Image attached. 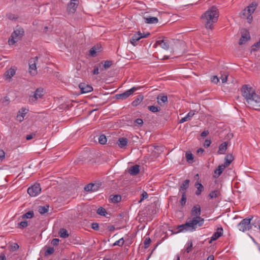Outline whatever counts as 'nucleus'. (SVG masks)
<instances>
[{"mask_svg":"<svg viewBox=\"0 0 260 260\" xmlns=\"http://www.w3.org/2000/svg\"><path fill=\"white\" fill-rule=\"evenodd\" d=\"M242 96L249 105V107L255 110H260V95L249 85H244L241 89Z\"/></svg>","mask_w":260,"mask_h":260,"instance_id":"1","label":"nucleus"},{"mask_svg":"<svg viewBox=\"0 0 260 260\" xmlns=\"http://www.w3.org/2000/svg\"><path fill=\"white\" fill-rule=\"evenodd\" d=\"M219 13L216 7H212L207 10L202 16L206 28L212 29V25L217 21Z\"/></svg>","mask_w":260,"mask_h":260,"instance_id":"2","label":"nucleus"},{"mask_svg":"<svg viewBox=\"0 0 260 260\" xmlns=\"http://www.w3.org/2000/svg\"><path fill=\"white\" fill-rule=\"evenodd\" d=\"M204 219L202 217H193L192 219L187 221L185 224L180 225L178 226V231L176 232H183L186 231H193L198 227L203 225Z\"/></svg>","mask_w":260,"mask_h":260,"instance_id":"3","label":"nucleus"},{"mask_svg":"<svg viewBox=\"0 0 260 260\" xmlns=\"http://www.w3.org/2000/svg\"><path fill=\"white\" fill-rule=\"evenodd\" d=\"M24 31L23 28L19 27L15 30L11 36V38L9 40L10 44L13 45L19 41L24 35Z\"/></svg>","mask_w":260,"mask_h":260,"instance_id":"4","label":"nucleus"},{"mask_svg":"<svg viewBox=\"0 0 260 260\" xmlns=\"http://www.w3.org/2000/svg\"><path fill=\"white\" fill-rule=\"evenodd\" d=\"M252 218H245L243 219L238 224V227L240 231L245 232L249 231L252 228V225L250 221Z\"/></svg>","mask_w":260,"mask_h":260,"instance_id":"5","label":"nucleus"},{"mask_svg":"<svg viewBox=\"0 0 260 260\" xmlns=\"http://www.w3.org/2000/svg\"><path fill=\"white\" fill-rule=\"evenodd\" d=\"M44 89L42 88H39L34 92L32 95H30L29 97V102H35L38 99H41L44 95Z\"/></svg>","mask_w":260,"mask_h":260,"instance_id":"6","label":"nucleus"},{"mask_svg":"<svg viewBox=\"0 0 260 260\" xmlns=\"http://www.w3.org/2000/svg\"><path fill=\"white\" fill-rule=\"evenodd\" d=\"M41 188L39 184L36 183L27 189V193L31 197H36L40 193Z\"/></svg>","mask_w":260,"mask_h":260,"instance_id":"7","label":"nucleus"},{"mask_svg":"<svg viewBox=\"0 0 260 260\" xmlns=\"http://www.w3.org/2000/svg\"><path fill=\"white\" fill-rule=\"evenodd\" d=\"M150 35V34L149 32H147L146 34H142L139 31L137 33L134 34L130 40V42L134 46H135L137 42H138L139 40H140L142 38H147Z\"/></svg>","mask_w":260,"mask_h":260,"instance_id":"8","label":"nucleus"},{"mask_svg":"<svg viewBox=\"0 0 260 260\" xmlns=\"http://www.w3.org/2000/svg\"><path fill=\"white\" fill-rule=\"evenodd\" d=\"M137 87H133L132 88L125 91L124 92L120 94H116V98L117 99L124 100L127 98L129 95L133 94L137 90Z\"/></svg>","mask_w":260,"mask_h":260,"instance_id":"9","label":"nucleus"},{"mask_svg":"<svg viewBox=\"0 0 260 260\" xmlns=\"http://www.w3.org/2000/svg\"><path fill=\"white\" fill-rule=\"evenodd\" d=\"M101 186V183H89L86 185L84 189L85 191H95L98 190L100 187Z\"/></svg>","mask_w":260,"mask_h":260,"instance_id":"10","label":"nucleus"},{"mask_svg":"<svg viewBox=\"0 0 260 260\" xmlns=\"http://www.w3.org/2000/svg\"><path fill=\"white\" fill-rule=\"evenodd\" d=\"M38 57L36 56L29 60L30 73L33 75L37 74L36 62L38 60Z\"/></svg>","mask_w":260,"mask_h":260,"instance_id":"11","label":"nucleus"},{"mask_svg":"<svg viewBox=\"0 0 260 260\" xmlns=\"http://www.w3.org/2000/svg\"><path fill=\"white\" fill-rule=\"evenodd\" d=\"M241 37L239 40V44L240 45L244 44L247 41L250 40V36L249 35V32L246 30H244L242 32Z\"/></svg>","mask_w":260,"mask_h":260,"instance_id":"12","label":"nucleus"},{"mask_svg":"<svg viewBox=\"0 0 260 260\" xmlns=\"http://www.w3.org/2000/svg\"><path fill=\"white\" fill-rule=\"evenodd\" d=\"M201 207L199 205H194L190 211V214L193 217H201Z\"/></svg>","mask_w":260,"mask_h":260,"instance_id":"13","label":"nucleus"},{"mask_svg":"<svg viewBox=\"0 0 260 260\" xmlns=\"http://www.w3.org/2000/svg\"><path fill=\"white\" fill-rule=\"evenodd\" d=\"M79 87L81 90V92L82 93H85L89 92L93 90V88L91 86L86 84L85 83H80L79 85Z\"/></svg>","mask_w":260,"mask_h":260,"instance_id":"14","label":"nucleus"},{"mask_svg":"<svg viewBox=\"0 0 260 260\" xmlns=\"http://www.w3.org/2000/svg\"><path fill=\"white\" fill-rule=\"evenodd\" d=\"M223 234V229L221 226L217 228V231L215 232L212 236L211 237V240L210 243H211L212 241H215L221 237Z\"/></svg>","mask_w":260,"mask_h":260,"instance_id":"15","label":"nucleus"},{"mask_svg":"<svg viewBox=\"0 0 260 260\" xmlns=\"http://www.w3.org/2000/svg\"><path fill=\"white\" fill-rule=\"evenodd\" d=\"M156 44L160 46L165 50H168L169 48L168 40L167 39H159V40H158L156 42Z\"/></svg>","mask_w":260,"mask_h":260,"instance_id":"16","label":"nucleus"},{"mask_svg":"<svg viewBox=\"0 0 260 260\" xmlns=\"http://www.w3.org/2000/svg\"><path fill=\"white\" fill-rule=\"evenodd\" d=\"M77 0H71L70 4L68 5L67 10L70 13H74L76 10V8L78 6V4L74 2Z\"/></svg>","mask_w":260,"mask_h":260,"instance_id":"17","label":"nucleus"},{"mask_svg":"<svg viewBox=\"0 0 260 260\" xmlns=\"http://www.w3.org/2000/svg\"><path fill=\"white\" fill-rule=\"evenodd\" d=\"M196 112L194 110H191L188 112V113L184 117L182 118L180 121V123H182L185 121L190 120L191 118L193 116Z\"/></svg>","mask_w":260,"mask_h":260,"instance_id":"18","label":"nucleus"},{"mask_svg":"<svg viewBox=\"0 0 260 260\" xmlns=\"http://www.w3.org/2000/svg\"><path fill=\"white\" fill-rule=\"evenodd\" d=\"M101 46L97 45L92 47L89 50V55L92 57H95L97 52L101 51Z\"/></svg>","mask_w":260,"mask_h":260,"instance_id":"19","label":"nucleus"},{"mask_svg":"<svg viewBox=\"0 0 260 260\" xmlns=\"http://www.w3.org/2000/svg\"><path fill=\"white\" fill-rule=\"evenodd\" d=\"M128 143V139L126 138H119L117 141V144L120 148L125 147Z\"/></svg>","mask_w":260,"mask_h":260,"instance_id":"20","label":"nucleus"},{"mask_svg":"<svg viewBox=\"0 0 260 260\" xmlns=\"http://www.w3.org/2000/svg\"><path fill=\"white\" fill-rule=\"evenodd\" d=\"M140 166L139 165H135L132 167H131L129 170L128 173L131 175L133 176L137 175L140 172Z\"/></svg>","mask_w":260,"mask_h":260,"instance_id":"21","label":"nucleus"},{"mask_svg":"<svg viewBox=\"0 0 260 260\" xmlns=\"http://www.w3.org/2000/svg\"><path fill=\"white\" fill-rule=\"evenodd\" d=\"M189 180L188 179L183 181L179 189V191L181 193H183V192H185V193H186V189L189 187Z\"/></svg>","mask_w":260,"mask_h":260,"instance_id":"22","label":"nucleus"},{"mask_svg":"<svg viewBox=\"0 0 260 260\" xmlns=\"http://www.w3.org/2000/svg\"><path fill=\"white\" fill-rule=\"evenodd\" d=\"M145 22L149 24H155L158 22V20L157 17H144Z\"/></svg>","mask_w":260,"mask_h":260,"instance_id":"23","label":"nucleus"},{"mask_svg":"<svg viewBox=\"0 0 260 260\" xmlns=\"http://www.w3.org/2000/svg\"><path fill=\"white\" fill-rule=\"evenodd\" d=\"M226 167L222 164L218 166V168L214 171V177L218 178L222 173Z\"/></svg>","mask_w":260,"mask_h":260,"instance_id":"24","label":"nucleus"},{"mask_svg":"<svg viewBox=\"0 0 260 260\" xmlns=\"http://www.w3.org/2000/svg\"><path fill=\"white\" fill-rule=\"evenodd\" d=\"M243 18H246L249 23H250L252 21V16L250 15L249 13L247 11L246 9H244L241 13Z\"/></svg>","mask_w":260,"mask_h":260,"instance_id":"25","label":"nucleus"},{"mask_svg":"<svg viewBox=\"0 0 260 260\" xmlns=\"http://www.w3.org/2000/svg\"><path fill=\"white\" fill-rule=\"evenodd\" d=\"M227 146L228 143L226 142L221 143L219 146L218 153L220 154H224L227 149Z\"/></svg>","mask_w":260,"mask_h":260,"instance_id":"26","label":"nucleus"},{"mask_svg":"<svg viewBox=\"0 0 260 260\" xmlns=\"http://www.w3.org/2000/svg\"><path fill=\"white\" fill-rule=\"evenodd\" d=\"M257 4L255 3H252L249 6H248L245 9H246L247 11L250 14V15H252L255 11L256 7H257Z\"/></svg>","mask_w":260,"mask_h":260,"instance_id":"27","label":"nucleus"},{"mask_svg":"<svg viewBox=\"0 0 260 260\" xmlns=\"http://www.w3.org/2000/svg\"><path fill=\"white\" fill-rule=\"evenodd\" d=\"M233 160V156L232 154H228L226 155V156L224 158V164H222L224 165L226 168L230 166L231 163Z\"/></svg>","mask_w":260,"mask_h":260,"instance_id":"28","label":"nucleus"},{"mask_svg":"<svg viewBox=\"0 0 260 260\" xmlns=\"http://www.w3.org/2000/svg\"><path fill=\"white\" fill-rule=\"evenodd\" d=\"M157 100L158 103L160 105L162 103L168 102V97L167 95H162L161 94L158 95L157 97Z\"/></svg>","mask_w":260,"mask_h":260,"instance_id":"29","label":"nucleus"},{"mask_svg":"<svg viewBox=\"0 0 260 260\" xmlns=\"http://www.w3.org/2000/svg\"><path fill=\"white\" fill-rule=\"evenodd\" d=\"M195 186L197 188V190L196 191V194L197 196L200 195L201 192L204 190V186L201 183L199 182H196L195 183Z\"/></svg>","mask_w":260,"mask_h":260,"instance_id":"30","label":"nucleus"},{"mask_svg":"<svg viewBox=\"0 0 260 260\" xmlns=\"http://www.w3.org/2000/svg\"><path fill=\"white\" fill-rule=\"evenodd\" d=\"M221 193L219 190H215L213 191H212L208 195L209 198L210 199H212L214 198H218L219 196H220Z\"/></svg>","mask_w":260,"mask_h":260,"instance_id":"31","label":"nucleus"},{"mask_svg":"<svg viewBox=\"0 0 260 260\" xmlns=\"http://www.w3.org/2000/svg\"><path fill=\"white\" fill-rule=\"evenodd\" d=\"M143 99V96L140 95H138L136 99L132 102L133 106L136 107L140 104Z\"/></svg>","mask_w":260,"mask_h":260,"instance_id":"32","label":"nucleus"},{"mask_svg":"<svg viewBox=\"0 0 260 260\" xmlns=\"http://www.w3.org/2000/svg\"><path fill=\"white\" fill-rule=\"evenodd\" d=\"M110 201L112 203H118L121 200V197L120 195L115 194L114 196H111L110 197Z\"/></svg>","mask_w":260,"mask_h":260,"instance_id":"33","label":"nucleus"},{"mask_svg":"<svg viewBox=\"0 0 260 260\" xmlns=\"http://www.w3.org/2000/svg\"><path fill=\"white\" fill-rule=\"evenodd\" d=\"M49 205H46L44 206H39L38 208V211L41 214H43L48 211Z\"/></svg>","mask_w":260,"mask_h":260,"instance_id":"34","label":"nucleus"},{"mask_svg":"<svg viewBox=\"0 0 260 260\" xmlns=\"http://www.w3.org/2000/svg\"><path fill=\"white\" fill-rule=\"evenodd\" d=\"M34 216V213L33 211H29L26 213L23 214L21 217L22 219L25 218H32Z\"/></svg>","mask_w":260,"mask_h":260,"instance_id":"35","label":"nucleus"},{"mask_svg":"<svg viewBox=\"0 0 260 260\" xmlns=\"http://www.w3.org/2000/svg\"><path fill=\"white\" fill-rule=\"evenodd\" d=\"M21 110L22 111H19L17 116V118L20 122H21L23 120L24 116L26 114L24 110L22 109Z\"/></svg>","mask_w":260,"mask_h":260,"instance_id":"36","label":"nucleus"},{"mask_svg":"<svg viewBox=\"0 0 260 260\" xmlns=\"http://www.w3.org/2000/svg\"><path fill=\"white\" fill-rule=\"evenodd\" d=\"M59 234L60 237L63 238H66L69 237L68 232L65 229H61L59 231Z\"/></svg>","mask_w":260,"mask_h":260,"instance_id":"37","label":"nucleus"},{"mask_svg":"<svg viewBox=\"0 0 260 260\" xmlns=\"http://www.w3.org/2000/svg\"><path fill=\"white\" fill-rule=\"evenodd\" d=\"M15 74V71L13 69H10L6 73L7 78L11 79Z\"/></svg>","mask_w":260,"mask_h":260,"instance_id":"38","label":"nucleus"},{"mask_svg":"<svg viewBox=\"0 0 260 260\" xmlns=\"http://www.w3.org/2000/svg\"><path fill=\"white\" fill-rule=\"evenodd\" d=\"M186 159L187 161L189 163H192L193 160V154L190 152H187L185 154Z\"/></svg>","mask_w":260,"mask_h":260,"instance_id":"39","label":"nucleus"},{"mask_svg":"<svg viewBox=\"0 0 260 260\" xmlns=\"http://www.w3.org/2000/svg\"><path fill=\"white\" fill-rule=\"evenodd\" d=\"M181 194H182V195H181V200H180V203L182 206H184L185 205L186 202V199H187L186 194L184 192H183V193H181Z\"/></svg>","mask_w":260,"mask_h":260,"instance_id":"40","label":"nucleus"},{"mask_svg":"<svg viewBox=\"0 0 260 260\" xmlns=\"http://www.w3.org/2000/svg\"><path fill=\"white\" fill-rule=\"evenodd\" d=\"M107 138L104 135H101L99 138V142L101 144H105L107 142Z\"/></svg>","mask_w":260,"mask_h":260,"instance_id":"41","label":"nucleus"},{"mask_svg":"<svg viewBox=\"0 0 260 260\" xmlns=\"http://www.w3.org/2000/svg\"><path fill=\"white\" fill-rule=\"evenodd\" d=\"M97 213L102 216H105L107 212L105 208L101 207L97 210Z\"/></svg>","mask_w":260,"mask_h":260,"instance_id":"42","label":"nucleus"},{"mask_svg":"<svg viewBox=\"0 0 260 260\" xmlns=\"http://www.w3.org/2000/svg\"><path fill=\"white\" fill-rule=\"evenodd\" d=\"M54 251V248L52 247H49L45 252V255L47 256L48 255L52 254Z\"/></svg>","mask_w":260,"mask_h":260,"instance_id":"43","label":"nucleus"},{"mask_svg":"<svg viewBox=\"0 0 260 260\" xmlns=\"http://www.w3.org/2000/svg\"><path fill=\"white\" fill-rule=\"evenodd\" d=\"M187 247L186 248V252L187 253H189L190 252L191 250H192V242L191 241H189L187 244Z\"/></svg>","mask_w":260,"mask_h":260,"instance_id":"44","label":"nucleus"},{"mask_svg":"<svg viewBox=\"0 0 260 260\" xmlns=\"http://www.w3.org/2000/svg\"><path fill=\"white\" fill-rule=\"evenodd\" d=\"M101 67V63H99L98 65L94 66V69L92 71L93 75H98L99 74V68Z\"/></svg>","mask_w":260,"mask_h":260,"instance_id":"45","label":"nucleus"},{"mask_svg":"<svg viewBox=\"0 0 260 260\" xmlns=\"http://www.w3.org/2000/svg\"><path fill=\"white\" fill-rule=\"evenodd\" d=\"M260 47V40L252 46L251 51H256Z\"/></svg>","mask_w":260,"mask_h":260,"instance_id":"46","label":"nucleus"},{"mask_svg":"<svg viewBox=\"0 0 260 260\" xmlns=\"http://www.w3.org/2000/svg\"><path fill=\"white\" fill-rule=\"evenodd\" d=\"M124 244V240L123 238H120L118 240L116 241L114 244L113 246L118 245L120 247H121L123 246Z\"/></svg>","mask_w":260,"mask_h":260,"instance_id":"47","label":"nucleus"},{"mask_svg":"<svg viewBox=\"0 0 260 260\" xmlns=\"http://www.w3.org/2000/svg\"><path fill=\"white\" fill-rule=\"evenodd\" d=\"M112 64V61L110 60H106L104 62L103 64L104 68L105 69H107L110 68Z\"/></svg>","mask_w":260,"mask_h":260,"instance_id":"48","label":"nucleus"},{"mask_svg":"<svg viewBox=\"0 0 260 260\" xmlns=\"http://www.w3.org/2000/svg\"><path fill=\"white\" fill-rule=\"evenodd\" d=\"M28 225L27 222L26 221H23L18 223V228L23 229L27 227Z\"/></svg>","mask_w":260,"mask_h":260,"instance_id":"49","label":"nucleus"},{"mask_svg":"<svg viewBox=\"0 0 260 260\" xmlns=\"http://www.w3.org/2000/svg\"><path fill=\"white\" fill-rule=\"evenodd\" d=\"M143 120L141 118H138L135 120V125L141 126L143 125Z\"/></svg>","mask_w":260,"mask_h":260,"instance_id":"50","label":"nucleus"},{"mask_svg":"<svg viewBox=\"0 0 260 260\" xmlns=\"http://www.w3.org/2000/svg\"><path fill=\"white\" fill-rule=\"evenodd\" d=\"M151 243V239L150 238H146L144 241L145 248H147L149 247L150 243Z\"/></svg>","mask_w":260,"mask_h":260,"instance_id":"51","label":"nucleus"},{"mask_svg":"<svg viewBox=\"0 0 260 260\" xmlns=\"http://www.w3.org/2000/svg\"><path fill=\"white\" fill-rule=\"evenodd\" d=\"M148 109L152 112L155 113L158 111V108L154 106H150L148 107Z\"/></svg>","mask_w":260,"mask_h":260,"instance_id":"52","label":"nucleus"},{"mask_svg":"<svg viewBox=\"0 0 260 260\" xmlns=\"http://www.w3.org/2000/svg\"><path fill=\"white\" fill-rule=\"evenodd\" d=\"M228 77V75L226 74H223L220 77V79L221 80L222 83H224L227 82Z\"/></svg>","mask_w":260,"mask_h":260,"instance_id":"53","label":"nucleus"},{"mask_svg":"<svg viewBox=\"0 0 260 260\" xmlns=\"http://www.w3.org/2000/svg\"><path fill=\"white\" fill-rule=\"evenodd\" d=\"M141 200L139 201V203L141 202L144 199H147L148 197V195L146 191H144L141 194Z\"/></svg>","mask_w":260,"mask_h":260,"instance_id":"54","label":"nucleus"},{"mask_svg":"<svg viewBox=\"0 0 260 260\" xmlns=\"http://www.w3.org/2000/svg\"><path fill=\"white\" fill-rule=\"evenodd\" d=\"M211 82L215 84H217L219 82V78L216 76H213L211 78Z\"/></svg>","mask_w":260,"mask_h":260,"instance_id":"55","label":"nucleus"},{"mask_svg":"<svg viewBox=\"0 0 260 260\" xmlns=\"http://www.w3.org/2000/svg\"><path fill=\"white\" fill-rule=\"evenodd\" d=\"M59 239L55 238L53 239L51 241V244L53 246H57L59 244Z\"/></svg>","mask_w":260,"mask_h":260,"instance_id":"56","label":"nucleus"},{"mask_svg":"<svg viewBox=\"0 0 260 260\" xmlns=\"http://www.w3.org/2000/svg\"><path fill=\"white\" fill-rule=\"evenodd\" d=\"M7 17L10 20H16L17 19V18L15 16V15H14L13 14H8Z\"/></svg>","mask_w":260,"mask_h":260,"instance_id":"57","label":"nucleus"},{"mask_svg":"<svg viewBox=\"0 0 260 260\" xmlns=\"http://www.w3.org/2000/svg\"><path fill=\"white\" fill-rule=\"evenodd\" d=\"M5 157V152L3 150H0V161H2Z\"/></svg>","mask_w":260,"mask_h":260,"instance_id":"58","label":"nucleus"},{"mask_svg":"<svg viewBox=\"0 0 260 260\" xmlns=\"http://www.w3.org/2000/svg\"><path fill=\"white\" fill-rule=\"evenodd\" d=\"M36 136V134L35 133H32L29 135H27L26 136V139L27 140H30L32 139L35 136Z\"/></svg>","mask_w":260,"mask_h":260,"instance_id":"59","label":"nucleus"},{"mask_svg":"<svg viewBox=\"0 0 260 260\" xmlns=\"http://www.w3.org/2000/svg\"><path fill=\"white\" fill-rule=\"evenodd\" d=\"M91 228L94 230H98L99 228V224L98 223H93L91 224Z\"/></svg>","mask_w":260,"mask_h":260,"instance_id":"60","label":"nucleus"},{"mask_svg":"<svg viewBox=\"0 0 260 260\" xmlns=\"http://www.w3.org/2000/svg\"><path fill=\"white\" fill-rule=\"evenodd\" d=\"M211 144V141L209 140H206L204 142V145L205 147H208Z\"/></svg>","mask_w":260,"mask_h":260,"instance_id":"61","label":"nucleus"},{"mask_svg":"<svg viewBox=\"0 0 260 260\" xmlns=\"http://www.w3.org/2000/svg\"><path fill=\"white\" fill-rule=\"evenodd\" d=\"M209 134L208 131H204L201 134L202 137H205Z\"/></svg>","mask_w":260,"mask_h":260,"instance_id":"62","label":"nucleus"},{"mask_svg":"<svg viewBox=\"0 0 260 260\" xmlns=\"http://www.w3.org/2000/svg\"><path fill=\"white\" fill-rule=\"evenodd\" d=\"M204 152V150L203 149V148H199L198 150H197V153L200 154H202L203 153V152Z\"/></svg>","mask_w":260,"mask_h":260,"instance_id":"63","label":"nucleus"},{"mask_svg":"<svg viewBox=\"0 0 260 260\" xmlns=\"http://www.w3.org/2000/svg\"><path fill=\"white\" fill-rule=\"evenodd\" d=\"M207 260H214V256L212 255H209Z\"/></svg>","mask_w":260,"mask_h":260,"instance_id":"64","label":"nucleus"}]
</instances>
